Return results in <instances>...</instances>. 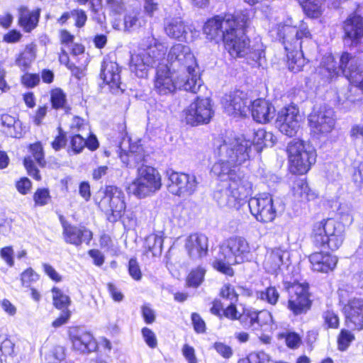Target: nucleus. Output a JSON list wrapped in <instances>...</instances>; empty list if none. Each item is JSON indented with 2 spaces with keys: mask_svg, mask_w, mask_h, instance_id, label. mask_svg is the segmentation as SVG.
Segmentation results:
<instances>
[{
  "mask_svg": "<svg viewBox=\"0 0 363 363\" xmlns=\"http://www.w3.org/2000/svg\"><path fill=\"white\" fill-rule=\"evenodd\" d=\"M252 143L244 135L226 132L214 140L215 152L219 157L211 172L220 180L230 181L228 189L216 194L220 207L239 210L252 194V184L235 166L249 160Z\"/></svg>",
  "mask_w": 363,
  "mask_h": 363,
  "instance_id": "1",
  "label": "nucleus"
},
{
  "mask_svg": "<svg viewBox=\"0 0 363 363\" xmlns=\"http://www.w3.org/2000/svg\"><path fill=\"white\" fill-rule=\"evenodd\" d=\"M275 29L277 37L282 40L287 51L289 69L293 72H300L306 64L303 48L307 50L314 44L308 25L301 21L298 26H292L290 18L277 24Z\"/></svg>",
  "mask_w": 363,
  "mask_h": 363,
  "instance_id": "2",
  "label": "nucleus"
},
{
  "mask_svg": "<svg viewBox=\"0 0 363 363\" xmlns=\"http://www.w3.org/2000/svg\"><path fill=\"white\" fill-rule=\"evenodd\" d=\"M167 50L166 45L157 40L152 34L143 38L137 50L131 55V72L140 78L145 77L150 68L164 60Z\"/></svg>",
  "mask_w": 363,
  "mask_h": 363,
  "instance_id": "3",
  "label": "nucleus"
},
{
  "mask_svg": "<svg viewBox=\"0 0 363 363\" xmlns=\"http://www.w3.org/2000/svg\"><path fill=\"white\" fill-rule=\"evenodd\" d=\"M251 257V250L247 240L242 237H233L220 247L213 267L223 274L233 276V269L230 266L249 261Z\"/></svg>",
  "mask_w": 363,
  "mask_h": 363,
  "instance_id": "4",
  "label": "nucleus"
},
{
  "mask_svg": "<svg viewBox=\"0 0 363 363\" xmlns=\"http://www.w3.org/2000/svg\"><path fill=\"white\" fill-rule=\"evenodd\" d=\"M225 49L233 57H243L251 65H255L264 55L263 45L256 42L250 44L243 30L234 27L225 34Z\"/></svg>",
  "mask_w": 363,
  "mask_h": 363,
  "instance_id": "5",
  "label": "nucleus"
},
{
  "mask_svg": "<svg viewBox=\"0 0 363 363\" xmlns=\"http://www.w3.org/2000/svg\"><path fill=\"white\" fill-rule=\"evenodd\" d=\"M311 238L315 247L335 251L345 240V228L343 224L333 218L323 219L313 225Z\"/></svg>",
  "mask_w": 363,
  "mask_h": 363,
  "instance_id": "6",
  "label": "nucleus"
},
{
  "mask_svg": "<svg viewBox=\"0 0 363 363\" xmlns=\"http://www.w3.org/2000/svg\"><path fill=\"white\" fill-rule=\"evenodd\" d=\"M322 64L329 78L332 79L342 72L353 86L363 91V65L359 57L344 52L340 57L339 66L331 55L325 57Z\"/></svg>",
  "mask_w": 363,
  "mask_h": 363,
  "instance_id": "7",
  "label": "nucleus"
},
{
  "mask_svg": "<svg viewBox=\"0 0 363 363\" xmlns=\"http://www.w3.org/2000/svg\"><path fill=\"white\" fill-rule=\"evenodd\" d=\"M201 86L200 78H185L179 73H173L172 70L162 66L157 69L155 89L160 94H167L176 89H184L196 94Z\"/></svg>",
  "mask_w": 363,
  "mask_h": 363,
  "instance_id": "8",
  "label": "nucleus"
},
{
  "mask_svg": "<svg viewBox=\"0 0 363 363\" xmlns=\"http://www.w3.org/2000/svg\"><path fill=\"white\" fill-rule=\"evenodd\" d=\"M289 168L298 174L307 173L316 161V150L308 142L294 139L287 146Z\"/></svg>",
  "mask_w": 363,
  "mask_h": 363,
  "instance_id": "9",
  "label": "nucleus"
},
{
  "mask_svg": "<svg viewBox=\"0 0 363 363\" xmlns=\"http://www.w3.org/2000/svg\"><path fill=\"white\" fill-rule=\"evenodd\" d=\"M136 178L128 186V192L138 199L154 194L162 186L161 176L152 167L142 165L138 168Z\"/></svg>",
  "mask_w": 363,
  "mask_h": 363,
  "instance_id": "10",
  "label": "nucleus"
},
{
  "mask_svg": "<svg viewBox=\"0 0 363 363\" xmlns=\"http://www.w3.org/2000/svg\"><path fill=\"white\" fill-rule=\"evenodd\" d=\"M167 61L173 73H179L185 78H200L196 72L197 67L194 55L187 45L177 43L171 47Z\"/></svg>",
  "mask_w": 363,
  "mask_h": 363,
  "instance_id": "11",
  "label": "nucleus"
},
{
  "mask_svg": "<svg viewBox=\"0 0 363 363\" xmlns=\"http://www.w3.org/2000/svg\"><path fill=\"white\" fill-rule=\"evenodd\" d=\"M103 194L98 206L108 217L110 222L117 221L125 210V194L116 186H107L101 192Z\"/></svg>",
  "mask_w": 363,
  "mask_h": 363,
  "instance_id": "12",
  "label": "nucleus"
},
{
  "mask_svg": "<svg viewBox=\"0 0 363 363\" xmlns=\"http://www.w3.org/2000/svg\"><path fill=\"white\" fill-rule=\"evenodd\" d=\"M248 206L255 218L263 223L272 222L278 212L284 211V206L277 205L270 194H262L250 199Z\"/></svg>",
  "mask_w": 363,
  "mask_h": 363,
  "instance_id": "13",
  "label": "nucleus"
},
{
  "mask_svg": "<svg viewBox=\"0 0 363 363\" xmlns=\"http://www.w3.org/2000/svg\"><path fill=\"white\" fill-rule=\"evenodd\" d=\"M167 189L173 195L184 197L192 195L196 190L198 182L194 175L167 172Z\"/></svg>",
  "mask_w": 363,
  "mask_h": 363,
  "instance_id": "14",
  "label": "nucleus"
},
{
  "mask_svg": "<svg viewBox=\"0 0 363 363\" xmlns=\"http://www.w3.org/2000/svg\"><path fill=\"white\" fill-rule=\"evenodd\" d=\"M235 25L232 14L216 16L206 22L203 32L208 39L218 43L224 40L225 34L230 33Z\"/></svg>",
  "mask_w": 363,
  "mask_h": 363,
  "instance_id": "15",
  "label": "nucleus"
},
{
  "mask_svg": "<svg viewBox=\"0 0 363 363\" xmlns=\"http://www.w3.org/2000/svg\"><path fill=\"white\" fill-rule=\"evenodd\" d=\"M239 321L243 328L259 331L272 322V316L268 311H257L252 308H245L239 315Z\"/></svg>",
  "mask_w": 363,
  "mask_h": 363,
  "instance_id": "16",
  "label": "nucleus"
},
{
  "mask_svg": "<svg viewBox=\"0 0 363 363\" xmlns=\"http://www.w3.org/2000/svg\"><path fill=\"white\" fill-rule=\"evenodd\" d=\"M288 308L296 315L306 311L311 306L308 284L293 283L288 286Z\"/></svg>",
  "mask_w": 363,
  "mask_h": 363,
  "instance_id": "17",
  "label": "nucleus"
},
{
  "mask_svg": "<svg viewBox=\"0 0 363 363\" xmlns=\"http://www.w3.org/2000/svg\"><path fill=\"white\" fill-rule=\"evenodd\" d=\"M342 29L345 39L350 40L353 44L360 42L363 38V16L358 9L347 16L342 22Z\"/></svg>",
  "mask_w": 363,
  "mask_h": 363,
  "instance_id": "18",
  "label": "nucleus"
},
{
  "mask_svg": "<svg viewBox=\"0 0 363 363\" xmlns=\"http://www.w3.org/2000/svg\"><path fill=\"white\" fill-rule=\"evenodd\" d=\"M63 238L67 243L76 247L80 246L83 242L89 244L92 239V232L84 226H77L68 223L60 217Z\"/></svg>",
  "mask_w": 363,
  "mask_h": 363,
  "instance_id": "19",
  "label": "nucleus"
},
{
  "mask_svg": "<svg viewBox=\"0 0 363 363\" xmlns=\"http://www.w3.org/2000/svg\"><path fill=\"white\" fill-rule=\"evenodd\" d=\"M100 77L113 94L123 92L121 87V67L113 61L104 60L101 69Z\"/></svg>",
  "mask_w": 363,
  "mask_h": 363,
  "instance_id": "20",
  "label": "nucleus"
},
{
  "mask_svg": "<svg viewBox=\"0 0 363 363\" xmlns=\"http://www.w3.org/2000/svg\"><path fill=\"white\" fill-rule=\"evenodd\" d=\"M73 348L80 352H91L96 348L92 335L83 328L74 327L69 330Z\"/></svg>",
  "mask_w": 363,
  "mask_h": 363,
  "instance_id": "21",
  "label": "nucleus"
},
{
  "mask_svg": "<svg viewBox=\"0 0 363 363\" xmlns=\"http://www.w3.org/2000/svg\"><path fill=\"white\" fill-rule=\"evenodd\" d=\"M185 248L191 259H200L208 253V238L203 234H191L186 239Z\"/></svg>",
  "mask_w": 363,
  "mask_h": 363,
  "instance_id": "22",
  "label": "nucleus"
},
{
  "mask_svg": "<svg viewBox=\"0 0 363 363\" xmlns=\"http://www.w3.org/2000/svg\"><path fill=\"white\" fill-rule=\"evenodd\" d=\"M346 325L352 329L363 328V299L353 298L345 307Z\"/></svg>",
  "mask_w": 363,
  "mask_h": 363,
  "instance_id": "23",
  "label": "nucleus"
},
{
  "mask_svg": "<svg viewBox=\"0 0 363 363\" xmlns=\"http://www.w3.org/2000/svg\"><path fill=\"white\" fill-rule=\"evenodd\" d=\"M246 94L240 90H235L225 94L221 101L224 111L228 113H245L247 104Z\"/></svg>",
  "mask_w": 363,
  "mask_h": 363,
  "instance_id": "24",
  "label": "nucleus"
},
{
  "mask_svg": "<svg viewBox=\"0 0 363 363\" xmlns=\"http://www.w3.org/2000/svg\"><path fill=\"white\" fill-rule=\"evenodd\" d=\"M311 269L318 272L328 273L333 271L337 263L336 256L326 252H316L312 253L309 257Z\"/></svg>",
  "mask_w": 363,
  "mask_h": 363,
  "instance_id": "25",
  "label": "nucleus"
},
{
  "mask_svg": "<svg viewBox=\"0 0 363 363\" xmlns=\"http://www.w3.org/2000/svg\"><path fill=\"white\" fill-rule=\"evenodd\" d=\"M165 34L172 39L185 40L189 27L180 17L167 18L164 22Z\"/></svg>",
  "mask_w": 363,
  "mask_h": 363,
  "instance_id": "26",
  "label": "nucleus"
},
{
  "mask_svg": "<svg viewBox=\"0 0 363 363\" xmlns=\"http://www.w3.org/2000/svg\"><path fill=\"white\" fill-rule=\"evenodd\" d=\"M40 16V9L30 10L24 6H21L18 9V23L26 33L31 32L37 27Z\"/></svg>",
  "mask_w": 363,
  "mask_h": 363,
  "instance_id": "27",
  "label": "nucleus"
},
{
  "mask_svg": "<svg viewBox=\"0 0 363 363\" xmlns=\"http://www.w3.org/2000/svg\"><path fill=\"white\" fill-rule=\"evenodd\" d=\"M288 256V252L281 248L270 250L267 252L263 263L265 270L272 274L277 273Z\"/></svg>",
  "mask_w": 363,
  "mask_h": 363,
  "instance_id": "28",
  "label": "nucleus"
},
{
  "mask_svg": "<svg viewBox=\"0 0 363 363\" xmlns=\"http://www.w3.org/2000/svg\"><path fill=\"white\" fill-rule=\"evenodd\" d=\"M299 115H278L275 125L283 134L292 137L300 127Z\"/></svg>",
  "mask_w": 363,
  "mask_h": 363,
  "instance_id": "29",
  "label": "nucleus"
},
{
  "mask_svg": "<svg viewBox=\"0 0 363 363\" xmlns=\"http://www.w3.org/2000/svg\"><path fill=\"white\" fill-rule=\"evenodd\" d=\"M308 121L315 133H329L335 125L333 118L329 115H308Z\"/></svg>",
  "mask_w": 363,
  "mask_h": 363,
  "instance_id": "30",
  "label": "nucleus"
},
{
  "mask_svg": "<svg viewBox=\"0 0 363 363\" xmlns=\"http://www.w3.org/2000/svg\"><path fill=\"white\" fill-rule=\"evenodd\" d=\"M325 0H298L304 13L311 18H318L325 9Z\"/></svg>",
  "mask_w": 363,
  "mask_h": 363,
  "instance_id": "31",
  "label": "nucleus"
},
{
  "mask_svg": "<svg viewBox=\"0 0 363 363\" xmlns=\"http://www.w3.org/2000/svg\"><path fill=\"white\" fill-rule=\"evenodd\" d=\"M292 192L295 199L300 201H311L316 198L315 194L310 189L308 183L303 179L294 181Z\"/></svg>",
  "mask_w": 363,
  "mask_h": 363,
  "instance_id": "32",
  "label": "nucleus"
},
{
  "mask_svg": "<svg viewBox=\"0 0 363 363\" xmlns=\"http://www.w3.org/2000/svg\"><path fill=\"white\" fill-rule=\"evenodd\" d=\"M146 20L143 16L136 11H132L125 13L123 19L124 30L132 32L135 31L144 26Z\"/></svg>",
  "mask_w": 363,
  "mask_h": 363,
  "instance_id": "33",
  "label": "nucleus"
},
{
  "mask_svg": "<svg viewBox=\"0 0 363 363\" xmlns=\"http://www.w3.org/2000/svg\"><path fill=\"white\" fill-rule=\"evenodd\" d=\"M126 145H128V148L127 155L129 160L135 161L138 163L144 160L143 148L140 145L131 143L129 138L127 140L123 138L119 145L120 149L122 151L126 152Z\"/></svg>",
  "mask_w": 363,
  "mask_h": 363,
  "instance_id": "34",
  "label": "nucleus"
},
{
  "mask_svg": "<svg viewBox=\"0 0 363 363\" xmlns=\"http://www.w3.org/2000/svg\"><path fill=\"white\" fill-rule=\"evenodd\" d=\"M163 239L162 236L151 234L148 235L145 241L144 247L147 252L152 253V256H157L162 252Z\"/></svg>",
  "mask_w": 363,
  "mask_h": 363,
  "instance_id": "35",
  "label": "nucleus"
},
{
  "mask_svg": "<svg viewBox=\"0 0 363 363\" xmlns=\"http://www.w3.org/2000/svg\"><path fill=\"white\" fill-rule=\"evenodd\" d=\"M211 101L208 98H197L188 109L184 111V113H211Z\"/></svg>",
  "mask_w": 363,
  "mask_h": 363,
  "instance_id": "36",
  "label": "nucleus"
},
{
  "mask_svg": "<svg viewBox=\"0 0 363 363\" xmlns=\"http://www.w3.org/2000/svg\"><path fill=\"white\" fill-rule=\"evenodd\" d=\"M268 138H272L271 133H267L264 130H258L255 133L253 141L247 140V141H250L252 143L250 151L252 150V146H253L257 152H260L264 147L268 146ZM245 140H247L246 138Z\"/></svg>",
  "mask_w": 363,
  "mask_h": 363,
  "instance_id": "37",
  "label": "nucleus"
},
{
  "mask_svg": "<svg viewBox=\"0 0 363 363\" xmlns=\"http://www.w3.org/2000/svg\"><path fill=\"white\" fill-rule=\"evenodd\" d=\"M257 296L262 301L274 306L279 298V293L275 286H269L263 291L257 292Z\"/></svg>",
  "mask_w": 363,
  "mask_h": 363,
  "instance_id": "38",
  "label": "nucleus"
},
{
  "mask_svg": "<svg viewBox=\"0 0 363 363\" xmlns=\"http://www.w3.org/2000/svg\"><path fill=\"white\" fill-rule=\"evenodd\" d=\"M50 101L55 109L65 108L66 107V94L60 88H55L50 91Z\"/></svg>",
  "mask_w": 363,
  "mask_h": 363,
  "instance_id": "39",
  "label": "nucleus"
},
{
  "mask_svg": "<svg viewBox=\"0 0 363 363\" xmlns=\"http://www.w3.org/2000/svg\"><path fill=\"white\" fill-rule=\"evenodd\" d=\"M206 270L199 267L191 271L186 278V284L189 286L197 288L201 285L203 280Z\"/></svg>",
  "mask_w": 363,
  "mask_h": 363,
  "instance_id": "40",
  "label": "nucleus"
},
{
  "mask_svg": "<svg viewBox=\"0 0 363 363\" xmlns=\"http://www.w3.org/2000/svg\"><path fill=\"white\" fill-rule=\"evenodd\" d=\"M247 110L251 111V113H270L271 107L269 103L264 99H258L252 102L247 106Z\"/></svg>",
  "mask_w": 363,
  "mask_h": 363,
  "instance_id": "41",
  "label": "nucleus"
},
{
  "mask_svg": "<svg viewBox=\"0 0 363 363\" xmlns=\"http://www.w3.org/2000/svg\"><path fill=\"white\" fill-rule=\"evenodd\" d=\"M211 115H185L184 118L182 119L186 125L194 127L207 124L211 121Z\"/></svg>",
  "mask_w": 363,
  "mask_h": 363,
  "instance_id": "42",
  "label": "nucleus"
},
{
  "mask_svg": "<svg viewBox=\"0 0 363 363\" xmlns=\"http://www.w3.org/2000/svg\"><path fill=\"white\" fill-rule=\"evenodd\" d=\"M54 305L58 308H67L70 303L69 297L56 287L52 289Z\"/></svg>",
  "mask_w": 363,
  "mask_h": 363,
  "instance_id": "43",
  "label": "nucleus"
},
{
  "mask_svg": "<svg viewBox=\"0 0 363 363\" xmlns=\"http://www.w3.org/2000/svg\"><path fill=\"white\" fill-rule=\"evenodd\" d=\"M38 279L39 275L31 267L26 269L21 274V284L24 287H30Z\"/></svg>",
  "mask_w": 363,
  "mask_h": 363,
  "instance_id": "44",
  "label": "nucleus"
},
{
  "mask_svg": "<svg viewBox=\"0 0 363 363\" xmlns=\"http://www.w3.org/2000/svg\"><path fill=\"white\" fill-rule=\"evenodd\" d=\"M30 152L40 166L43 167L45 164L43 147L40 143L30 145Z\"/></svg>",
  "mask_w": 363,
  "mask_h": 363,
  "instance_id": "45",
  "label": "nucleus"
},
{
  "mask_svg": "<svg viewBox=\"0 0 363 363\" xmlns=\"http://www.w3.org/2000/svg\"><path fill=\"white\" fill-rule=\"evenodd\" d=\"M50 198V192L47 189H38L33 195L35 206H43L46 205Z\"/></svg>",
  "mask_w": 363,
  "mask_h": 363,
  "instance_id": "46",
  "label": "nucleus"
},
{
  "mask_svg": "<svg viewBox=\"0 0 363 363\" xmlns=\"http://www.w3.org/2000/svg\"><path fill=\"white\" fill-rule=\"evenodd\" d=\"M353 340L354 335L352 333L347 330L342 329L337 340L339 349L340 350H346Z\"/></svg>",
  "mask_w": 363,
  "mask_h": 363,
  "instance_id": "47",
  "label": "nucleus"
},
{
  "mask_svg": "<svg viewBox=\"0 0 363 363\" xmlns=\"http://www.w3.org/2000/svg\"><path fill=\"white\" fill-rule=\"evenodd\" d=\"M142 335L145 343L150 348H155L157 346V340L155 333L148 328H143L141 330Z\"/></svg>",
  "mask_w": 363,
  "mask_h": 363,
  "instance_id": "48",
  "label": "nucleus"
},
{
  "mask_svg": "<svg viewBox=\"0 0 363 363\" xmlns=\"http://www.w3.org/2000/svg\"><path fill=\"white\" fill-rule=\"evenodd\" d=\"M233 21L235 23L233 26L235 28H239L245 32L250 24V19L247 13H240L236 16H233Z\"/></svg>",
  "mask_w": 363,
  "mask_h": 363,
  "instance_id": "49",
  "label": "nucleus"
},
{
  "mask_svg": "<svg viewBox=\"0 0 363 363\" xmlns=\"http://www.w3.org/2000/svg\"><path fill=\"white\" fill-rule=\"evenodd\" d=\"M71 151L78 154L82 151L86 146V140L79 134L74 135L71 140Z\"/></svg>",
  "mask_w": 363,
  "mask_h": 363,
  "instance_id": "50",
  "label": "nucleus"
},
{
  "mask_svg": "<svg viewBox=\"0 0 363 363\" xmlns=\"http://www.w3.org/2000/svg\"><path fill=\"white\" fill-rule=\"evenodd\" d=\"M14 344L6 336H0V351L5 356L13 354Z\"/></svg>",
  "mask_w": 363,
  "mask_h": 363,
  "instance_id": "51",
  "label": "nucleus"
},
{
  "mask_svg": "<svg viewBox=\"0 0 363 363\" xmlns=\"http://www.w3.org/2000/svg\"><path fill=\"white\" fill-rule=\"evenodd\" d=\"M40 82V76L37 74L26 73L21 77V83L28 88H33Z\"/></svg>",
  "mask_w": 363,
  "mask_h": 363,
  "instance_id": "52",
  "label": "nucleus"
},
{
  "mask_svg": "<svg viewBox=\"0 0 363 363\" xmlns=\"http://www.w3.org/2000/svg\"><path fill=\"white\" fill-rule=\"evenodd\" d=\"M24 166L28 171V173L30 176L33 177L37 181H40L41 179V177L39 174V171L37 168H35L33 161L31 157L28 156L24 159Z\"/></svg>",
  "mask_w": 363,
  "mask_h": 363,
  "instance_id": "53",
  "label": "nucleus"
},
{
  "mask_svg": "<svg viewBox=\"0 0 363 363\" xmlns=\"http://www.w3.org/2000/svg\"><path fill=\"white\" fill-rule=\"evenodd\" d=\"M72 17L74 18L75 26L77 28H82L86 24L87 16L86 12L82 9L72 10Z\"/></svg>",
  "mask_w": 363,
  "mask_h": 363,
  "instance_id": "54",
  "label": "nucleus"
},
{
  "mask_svg": "<svg viewBox=\"0 0 363 363\" xmlns=\"http://www.w3.org/2000/svg\"><path fill=\"white\" fill-rule=\"evenodd\" d=\"M128 272L130 277L136 280H140L142 277L141 270L136 259H130L128 263Z\"/></svg>",
  "mask_w": 363,
  "mask_h": 363,
  "instance_id": "55",
  "label": "nucleus"
},
{
  "mask_svg": "<svg viewBox=\"0 0 363 363\" xmlns=\"http://www.w3.org/2000/svg\"><path fill=\"white\" fill-rule=\"evenodd\" d=\"M106 4L113 14H121L125 11L123 0H106Z\"/></svg>",
  "mask_w": 363,
  "mask_h": 363,
  "instance_id": "56",
  "label": "nucleus"
},
{
  "mask_svg": "<svg viewBox=\"0 0 363 363\" xmlns=\"http://www.w3.org/2000/svg\"><path fill=\"white\" fill-rule=\"evenodd\" d=\"M42 267L45 274L52 281L60 282L62 280V276L50 264L43 263Z\"/></svg>",
  "mask_w": 363,
  "mask_h": 363,
  "instance_id": "57",
  "label": "nucleus"
},
{
  "mask_svg": "<svg viewBox=\"0 0 363 363\" xmlns=\"http://www.w3.org/2000/svg\"><path fill=\"white\" fill-rule=\"evenodd\" d=\"M213 348L223 358L228 359L233 355L232 348L223 342H215L213 345Z\"/></svg>",
  "mask_w": 363,
  "mask_h": 363,
  "instance_id": "58",
  "label": "nucleus"
},
{
  "mask_svg": "<svg viewBox=\"0 0 363 363\" xmlns=\"http://www.w3.org/2000/svg\"><path fill=\"white\" fill-rule=\"evenodd\" d=\"M191 320L195 331L198 333H203L206 331V323L199 314L193 313Z\"/></svg>",
  "mask_w": 363,
  "mask_h": 363,
  "instance_id": "59",
  "label": "nucleus"
},
{
  "mask_svg": "<svg viewBox=\"0 0 363 363\" xmlns=\"http://www.w3.org/2000/svg\"><path fill=\"white\" fill-rule=\"evenodd\" d=\"M323 318L325 323L328 325L329 328H337L339 325V318L337 315L330 311H328L323 313Z\"/></svg>",
  "mask_w": 363,
  "mask_h": 363,
  "instance_id": "60",
  "label": "nucleus"
},
{
  "mask_svg": "<svg viewBox=\"0 0 363 363\" xmlns=\"http://www.w3.org/2000/svg\"><path fill=\"white\" fill-rule=\"evenodd\" d=\"M182 352L188 363H198L195 350L193 347L185 344L182 347Z\"/></svg>",
  "mask_w": 363,
  "mask_h": 363,
  "instance_id": "61",
  "label": "nucleus"
},
{
  "mask_svg": "<svg viewBox=\"0 0 363 363\" xmlns=\"http://www.w3.org/2000/svg\"><path fill=\"white\" fill-rule=\"evenodd\" d=\"M0 257L6 262L9 266L13 267L14 265L13 250L12 247L8 246L3 247L0 250Z\"/></svg>",
  "mask_w": 363,
  "mask_h": 363,
  "instance_id": "62",
  "label": "nucleus"
},
{
  "mask_svg": "<svg viewBox=\"0 0 363 363\" xmlns=\"http://www.w3.org/2000/svg\"><path fill=\"white\" fill-rule=\"evenodd\" d=\"M285 341L289 347L294 349L299 347L301 339L300 336L295 333H288L285 335Z\"/></svg>",
  "mask_w": 363,
  "mask_h": 363,
  "instance_id": "63",
  "label": "nucleus"
},
{
  "mask_svg": "<svg viewBox=\"0 0 363 363\" xmlns=\"http://www.w3.org/2000/svg\"><path fill=\"white\" fill-rule=\"evenodd\" d=\"M247 358L250 363H267L269 361V355L264 352H252Z\"/></svg>",
  "mask_w": 363,
  "mask_h": 363,
  "instance_id": "64",
  "label": "nucleus"
}]
</instances>
